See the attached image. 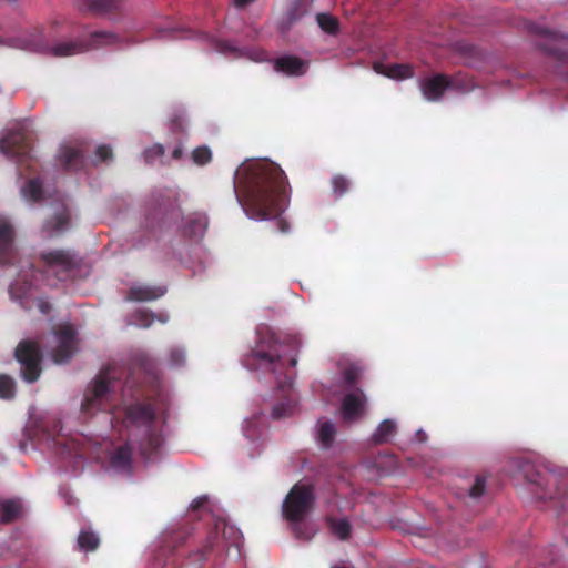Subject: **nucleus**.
Instances as JSON below:
<instances>
[{
  "label": "nucleus",
  "mask_w": 568,
  "mask_h": 568,
  "mask_svg": "<svg viewBox=\"0 0 568 568\" xmlns=\"http://www.w3.org/2000/svg\"><path fill=\"white\" fill-rule=\"evenodd\" d=\"M239 203L253 220H267L282 213L288 203L286 176L268 161L243 163L235 172Z\"/></svg>",
  "instance_id": "obj_1"
},
{
  "label": "nucleus",
  "mask_w": 568,
  "mask_h": 568,
  "mask_svg": "<svg viewBox=\"0 0 568 568\" xmlns=\"http://www.w3.org/2000/svg\"><path fill=\"white\" fill-rule=\"evenodd\" d=\"M511 476L523 474L529 491L540 500L554 499L560 496V477L547 469L536 470L529 463H514L509 469Z\"/></svg>",
  "instance_id": "obj_2"
},
{
  "label": "nucleus",
  "mask_w": 568,
  "mask_h": 568,
  "mask_svg": "<svg viewBox=\"0 0 568 568\" xmlns=\"http://www.w3.org/2000/svg\"><path fill=\"white\" fill-rule=\"evenodd\" d=\"M41 261L43 263V271L40 272V275L43 280L47 281L48 285H55V281L51 277H57L58 280H63L68 272L75 265L77 258L70 252L60 251V250H51L45 251L41 254Z\"/></svg>",
  "instance_id": "obj_3"
},
{
  "label": "nucleus",
  "mask_w": 568,
  "mask_h": 568,
  "mask_svg": "<svg viewBox=\"0 0 568 568\" xmlns=\"http://www.w3.org/2000/svg\"><path fill=\"white\" fill-rule=\"evenodd\" d=\"M314 500L313 488L308 484H296L283 503V514L286 519L297 523L310 510Z\"/></svg>",
  "instance_id": "obj_4"
},
{
  "label": "nucleus",
  "mask_w": 568,
  "mask_h": 568,
  "mask_svg": "<svg viewBox=\"0 0 568 568\" xmlns=\"http://www.w3.org/2000/svg\"><path fill=\"white\" fill-rule=\"evenodd\" d=\"M16 357L21 364L23 378L31 383L38 379L40 375V353L36 343L21 342L16 349Z\"/></svg>",
  "instance_id": "obj_5"
},
{
  "label": "nucleus",
  "mask_w": 568,
  "mask_h": 568,
  "mask_svg": "<svg viewBox=\"0 0 568 568\" xmlns=\"http://www.w3.org/2000/svg\"><path fill=\"white\" fill-rule=\"evenodd\" d=\"M257 347L254 351L253 355L245 359V364L250 368H264L272 364L274 356H280L278 354H270L266 352L265 347L273 348L275 344V338L271 333L268 326L261 325L257 328Z\"/></svg>",
  "instance_id": "obj_6"
},
{
  "label": "nucleus",
  "mask_w": 568,
  "mask_h": 568,
  "mask_svg": "<svg viewBox=\"0 0 568 568\" xmlns=\"http://www.w3.org/2000/svg\"><path fill=\"white\" fill-rule=\"evenodd\" d=\"M116 42V36L110 32H95L91 37L90 44L84 45L82 43L65 42L53 47L52 54L57 57H68L84 52L89 49L99 48L103 44H112Z\"/></svg>",
  "instance_id": "obj_7"
},
{
  "label": "nucleus",
  "mask_w": 568,
  "mask_h": 568,
  "mask_svg": "<svg viewBox=\"0 0 568 568\" xmlns=\"http://www.w3.org/2000/svg\"><path fill=\"white\" fill-rule=\"evenodd\" d=\"M109 395V379L105 375L98 376L84 394L81 408L84 413H92L101 408Z\"/></svg>",
  "instance_id": "obj_8"
},
{
  "label": "nucleus",
  "mask_w": 568,
  "mask_h": 568,
  "mask_svg": "<svg viewBox=\"0 0 568 568\" xmlns=\"http://www.w3.org/2000/svg\"><path fill=\"white\" fill-rule=\"evenodd\" d=\"M367 398L363 390L356 389L345 395L341 406V414L344 420L355 422L365 414Z\"/></svg>",
  "instance_id": "obj_9"
},
{
  "label": "nucleus",
  "mask_w": 568,
  "mask_h": 568,
  "mask_svg": "<svg viewBox=\"0 0 568 568\" xmlns=\"http://www.w3.org/2000/svg\"><path fill=\"white\" fill-rule=\"evenodd\" d=\"M26 281H16L9 288L10 296L13 301H17L24 308H31L34 301L38 303L40 311L45 314L49 312L50 305L48 302L39 300L36 291L30 286L24 288Z\"/></svg>",
  "instance_id": "obj_10"
},
{
  "label": "nucleus",
  "mask_w": 568,
  "mask_h": 568,
  "mask_svg": "<svg viewBox=\"0 0 568 568\" xmlns=\"http://www.w3.org/2000/svg\"><path fill=\"white\" fill-rule=\"evenodd\" d=\"M57 342L58 346L52 357L54 363L60 364L68 361L77 349L73 327L70 325L62 326L57 336Z\"/></svg>",
  "instance_id": "obj_11"
},
{
  "label": "nucleus",
  "mask_w": 568,
  "mask_h": 568,
  "mask_svg": "<svg viewBox=\"0 0 568 568\" xmlns=\"http://www.w3.org/2000/svg\"><path fill=\"white\" fill-rule=\"evenodd\" d=\"M420 89L427 100L436 101L446 90L458 89V84L438 74L420 82Z\"/></svg>",
  "instance_id": "obj_12"
},
{
  "label": "nucleus",
  "mask_w": 568,
  "mask_h": 568,
  "mask_svg": "<svg viewBox=\"0 0 568 568\" xmlns=\"http://www.w3.org/2000/svg\"><path fill=\"white\" fill-rule=\"evenodd\" d=\"M374 71L393 80H404L413 77V70L407 64L374 63Z\"/></svg>",
  "instance_id": "obj_13"
},
{
  "label": "nucleus",
  "mask_w": 568,
  "mask_h": 568,
  "mask_svg": "<svg viewBox=\"0 0 568 568\" xmlns=\"http://www.w3.org/2000/svg\"><path fill=\"white\" fill-rule=\"evenodd\" d=\"M275 70L287 75H301L306 72V62L296 57H283L274 62Z\"/></svg>",
  "instance_id": "obj_14"
},
{
  "label": "nucleus",
  "mask_w": 568,
  "mask_h": 568,
  "mask_svg": "<svg viewBox=\"0 0 568 568\" xmlns=\"http://www.w3.org/2000/svg\"><path fill=\"white\" fill-rule=\"evenodd\" d=\"M165 290L160 286L134 285L130 290L129 298L134 301H151L164 295Z\"/></svg>",
  "instance_id": "obj_15"
},
{
  "label": "nucleus",
  "mask_w": 568,
  "mask_h": 568,
  "mask_svg": "<svg viewBox=\"0 0 568 568\" xmlns=\"http://www.w3.org/2000/svg\"><path fill=\"white\" fill-rule=\"evenodd\" d=\"M22 514V505L18 500H6L0 504V521L9 523L19 518Z\"/></svg>",
  "instance_id": "obj_16"
},
{
  "label": "nucleus",
  "mask_w": 568,
  "mask_h": 568,
  "mask_svg": "<svg viewBox=\"0 0 568 568\" xmlns=\"http://www.w3.org/2000/svg\"><path fill=\"white\" fill-rule=\"evenodd\" d=\"M13 229L4 217H0V254L11 250Z\"/></svg>",
  "instance_id": "obj_17"
},
{
  "label": "nucleus",
  "mask_w": 568,
  "mask_h": 568,
  "mask_svg": "<svg viewBox=\"0 0 568 568\" xmlns=\"http://www.w3.org/2000/svg\"><path fill=\"white\" fill-rule=\"evenodd\" d=\"M153 410L148 406L135 405L129 408L128 418L133 423L146 424L153 418Z\"/></svg>",
  "instance_id": "obj_18"
},
{
  "label": "nucleus",
  "mask_w": 568,
  "mask_h": 568,
  "mask_svg": "<svg viewBox=\"0 0 568 568\" xmlns=\"http://www.w3.org/2000/svg\"><path fill=\"white\" fill-rule=\"evenodd\" d=\"M335 436V426L329 420H320L317 425V439L323 447H328Z\"/></svg>",
  "instance_id": "obj_19"
},
{
  "label": "nucleus",
  "mask_w": 568,
  "mask_h": 568,
  "mask_svg": "<svg viewBox=\"0 0 568 568\" xmlns=\"http://www.w3.org/2000/svg\"><path fill=\"white\" fill-rule=\"evenodd\" d=\"M131 454L128 447H120L110 458L111 466L116 470H125L130 466Z\"/></svg>",
  "instance_id": "obj_20"
},
{
  "label": "nucleus",
  "mask_w": 568,
  "mask_h": 568,
  "mask_svg": "<svg viewBox=\"0 0 568 568\" xmlns=\"http://www.w3.org/2000/svg\"><path fill=\"white\" fill-rule=\"evenodd\" d=\"M396 432V423L392 419L383 420L374 433V439L378 443L387 442Z\"/></svg>",
  "instance_id": "obj_21"
},
{
  "label": "nucleus",
  "mask_w": 568,
  "mask_h": 568,
  "mask_svg": "<svg viewBox=\"0 0 568 568\" xmlns=\"http://www.w3.org/2000/svg\"><path fill=\"white\" fill-rule=\"evenodd\" d=\"M316 21L320 28L327 34L335 36L339 30L338 20L328 14V13H320L316 16Z\"/></svg>",
  "instance_id": "obj_22"
},
{
  "label": "nucleus",
  "mask_w": 568,
  "mask_h": 568,
  "mask_svg": "<svg viewBox=\"0 0 568 568\" xmlns=\"http://www.w3.org/2000/svg\"><path fill=\"white\" fill-rule=\"evenodd\" d=\"M99 537L89 530H82L78 537V546L83 551H92L99 546Z\"/></svg>",
  "instance_id": "obj_23"
},
{
  "label": "nucleus",
  "mask_w": 568,
  "mask_h": 568,
  "mask_svg": "<svg viewBox=\"0 0 568 568\" xmlns=\"http://www.w3.org/2000/svg\"><path fill=\"white\" fill-rule=\"evenodd\" d=\"M42 187L38 180H30L21 187V195L26 201L36 202L41 197Z\"/></svg>",
  "instance_id": "obj_24"
},
{
  "label": "nucleus",
  "mask_w": 568,
  "mask_h": 568,
  "mask_svg": "<svg viewBox=\"0 0 568 568\" xmlns=\"http://www.w3.org/2000/svg\"><path fill=\"white\" fill-rule=\"evenodd\" d=\"M21 142L22 136L19 133L11 134L8 138H4L0 141V150L3 154L13 156L16 152L12 150V148H17V153H19Z\"/></svg>",
  "instance_id": "obj_25"
},
{
  "label": "nucleus",
  "mask_w": 568,
  "mask_h": 568,
  "mask_svg": "<svg viewBox=\"0 0 568 568\" xmlns=\"http://www.w3.org/2000/svg\"><path fill=\"white\" fill-rule=\"evenodd\" d=\"M332 532L339 539H346L349 536L351 526L346 519H335L331 521Z\"/></svg>",
  "instance_id": "obj_26"
},
{
  "label": "nucleus",
  "mask_w": 568,
  "mask_h": 568,
  "mask_svg": "<svg viewBox=\"0 0 568 568\" xmlns=\"http://www.w3.org/2000/svg\"><path fill=\"white\" fill-rule=\"evenodd\" d=\"M296 409V404L292 399H287L284 403L277 404L273 407V417L281 418L292 415Z\"/></svg>",
  "instance_id": "obj_27"
},
{
  "label": "nucleus",
  "mask_w": 568,
  "mask_h": 568,
  "mask_svg": "<svg viewBox=\"0 0 568 568\" xmlns=\"http://www.w3.org/2000/svg\"><path fill=\"white\" fill-rule=\"evenodd\" d=\"M80 156V151L70 144L62 145L60 149V158L67 165H73L75 160Z\"/></svg>",
  "instance_id": "obj_28"
},
{
  "label": "nucleus",
  "mask_w": 568,
  "mask_h": 568,
  "mask_svg": "<svg viewBox=\"0 0 568 568\" xmlns=\"http://www.w3.org/2000/svg\"><path fill=\"white\" fill-rule=\"evenodd\" d=\"M207 226L206 216L203 214H196L192 220V224L189 226V232L191 235L200 236L202 235Z\"/></svg>",
  "instance_id": "obj_29"
},
{
  "label": "nucleus",
  "mask_w": 568,
  "mask_h": 568,
  "mask_svg": "<svg viewBox=\"0 0 568 568\" xmlns=\"http://www.w3.org/2000/svg\"><path fill=\"white\" fill-rule=\"evenodd\" d=\"M153 321L154 316L151 315L148 311L139 310L135 312V314L133 315L129 323L140 327H148L151 325Z\"/></svg>",
  "instance_id": "obj_30"
},
{
  "label": "nucleus",
  "mask_w": 568,
  "mask_h": 568,
  "mask_svg": "<svg viewBox=\"0 0 568 568\" xmlns=\"http://www.w3.org/2000/svg\"><path fill=\"white\" fill-rule=\"evenodd\" d=\"M14 393V383L11 377L0 375V397L10 398Z\"/></svg>",
  "instance_id": "obj_31"
},
{
  "label": "nucleus",
  "mask_w": 568,
  "mask_h": 568,
  "mask_svg": "<svg viewBox=\"0 0 568 568\" xmlns=\"http://www.w3.org/2000/svg\"><path fill=\"white\" fill-rule=\"evenodd\" d=\"M192 159L194 163L203 165L211 161L212 152L206 146H200L192 152Z\"/></svg>",
  "instance_id": "obj_32"
},
{
  "label": "nucleus",
  "mask_w": 568,
  "mask_h": 568,
  "mask_svg": "<svg viewBox=\"0 0 568 568\" xmlns=\"http://www.w3.org/2000/svg\"><path fill=\"white\" fill-rule=\"evenodd\" d=\"M84 6L95 10H109L116 6L118 0H81Z\"/></svg>",
  "instance_id": "obj_33"
},
{
  "label": "nucleus",
  "mask_w": 568,
  "mask_h": 568,
  "mask_svg": "<svg viewBox=\"0 0 568 568\" xmlns=\"http://www.w3.org/2000/svg\"><path fill=\"white\" fill-rule=\"evenodd\" d=\"M55 224L52 225V222H48L45 227L49 230V233L60 232L62 231L67 224H68V217L65 215V210L62 207V210L59 212V215L55 219Z\"/></svg>",
  "instance_id": "obj_34"
},
{
  "label": "nucleus",
  "mask_w": 568,
  "mask_h": 568,
  "mask_svg": "<svg viewBox=\"0 0 568 568\" xmlns=\"http://www.w3.org/2000/svg\"><path fill=\"white\" fill-rule=\"evenodd\" d=\"M164 153V149L160 144H155L148 150L144 151V158L146 162H153L155 158L162 156Z\"/></svg>",
  "instance_id": "obj_35"
},
{
  "label": "nucleus",
  "mask_w": 568,
  "mask_h": 568,
  "mask_svg": "<svg viewBox=\"0 0 568 568\" xmlns=\"http://www.w3.org/2000/svg\"><path fill=\"white\" fill-rule=\"evenodd\" d=\"M484 490H485V479L480 478V477H477L475 479L474 485L471 486V488L469 490V495L473 498H478V497H480L483 495Z\"/></svg>",
  "instance_id": "obj_36"
},
{
  "label": "nucleus",
  "mask_w": 568,
  "mask_h": 568,
  "mask_svg": "<svg viewBox=\"0 0 568 568\" xmlns=\"http://www.w3.org/2000/svg\"><path fill=\"white\" fill-rule=\"evenodd\" d=\"M332 183L334 192L338 195L343 194L347 187V181L343 176H335Z\"/></svg>",
  "instance_id": "obj_37"
},
{
  "label": "nucleus",
  "mask_w": 568,
  "mask_h": 568,
  "mask_svg": "<svg viewBox=\"0 0 568 568\" xmlns=\"http://www.w3.org/2000/svg\"><path fill=\"white\" fill-rule=\"evenodd\" d=\"M97 155L99 156V159L101 161H106L108 159L111 158L112 155V151L109 146L106 145H100L98 146L97 149Z\"/></svg>",
  "instance_id": "obj_38"
},
{
  "label": "nucleus",
  "mask_w": 568,
  "mask_h": 568,
  "mask_svg": "<svg viewBox=\"0 0 568 568\" xmlns=\"http://www.w3.org/2000/svg\"><path fill=\"white\" fill-rule=\"evenodd\" d=\"M171 362L173 365H180L184 362V352L182 349H174L171 353Z\"/></svg>",
  "instance_id": "obj_39"
},
{
  "label": "nucleus",
  "mask_w": 568,
  "mask_h": 568,
  "mask_svg": "<svg viewBox=\"0 0 568 568\" xmlns=\"http://www.w3.org/2000/svg\"><path fill=\"white\" fill-rule=\"evenodd\" d=\"M301 527H302V524H295V526H294V530H295V532H296V535L298 537H303L305 539H310V538H312L315 535V531L313 530L311 534H308L306 536H303L302 532H301Z\"/></svg>",
  "instance_id": "obj_40"
},
{
  "label": "nucleus",
  "mask_w": 568,
  "mask_h": 568,
  "mask_svg": "<svg viewBox=\"0 0 568 568\" xmlns=\"http://www.w3.org/2000/svg\"><path fill=\"white\" fill-rule=\"evenodd\" d=\"M357 377V373H355L353 369H349L345 373V379L351 384L353 383Z\"/></svg>",
  "instance_id": "obj_41"
},
{
  "label": "nucleus",
  "mask_w": 568,
  "mask_h": 568,
  "mask_svg": "<svg viewBox=\"0 0 568 568\" xmlns=\"http://www.w3.org/2000/svg\"><path fill=\"white\" fill-rule=\"evenodd\" d=\"M207 500V497L206 496H203V497H199L197 499H195L193 503H192V507L193 508H197V507H201L205 504V501Z\"/></svg>",
  "instance_id": "obj_42"
},
{
  "label": "nucleus",
  "mask_w": 568,
  "mask_h": 568,
  "mask_svg": "<svg viewBox=\"0 0 568 568\" xmlns=\"http://www.w3.org/2000/svg\"><path fill=\"white\" fill-rule=\"evenodd\" d=\"M253 0H233L234 4L237 7H243L252 2Z\"/></svg>",
  "instance_id": "obj_43"
},
{
  "label": "nucleus",
  "mask_w": 568,
  "mask_h": 568,
  "mask_svg": "<svg viewBox=\"0 0 568 568\" xmlns=\"http://www.w3.org/2000/svg\"><path fill=\"white\" fill-rule=\"evenodd\" d=\"M416 437L418 438L419 442H425L427 438L425 432L422 429L416 433Z\"/></svg>",
  "instance_id": "obj_44"
},
{
  "label": "nucleus",
  "mask_w": 568,
  "mask_h": 568,
  "mask_svg": "<svg viewBox=\"0 0 568 568\" xmlns=\"http://www.w3.org/2000/svg\"><path fill=\"white\" fill-rule=\"evenodd\" d=\"M156 320H158V321H160V322H162V323H164V322H166V321H168V316H166V315L161 314V315L156 316Z\"/></svg>",
  "instance_id": "obj_45"
},
{
  "label": "nucleus",
  "mask_w": 568,
  "mask_h": 568,
  "mask_svg": "<svg viewBox=\"0 0 568 568\" xmlns=\"http://www.w3.org/2000/svg\"><path fill=\"white\" fill-rule=\"evenodd\" d=\"M278 224L281 225V231H282V232H285V231H286V223H285V222H283V221H280V223H278Z\"/></svg>",
  "instance_id": "obj_46"
},
{
  "label": "nucleus",
  "mask_w": 568,
  "mask_h": 568,
  "mask_svg": "<svg viewBox=\"0 0 568 568\" xmlns=\"http://www.w3.org/2000/svg\"><path fill=\"white\" fill-rule=\"evenodd\" d=\"M251 59H253L255 61H260V60H262V57H261V54H257V55H254V57L252 55Z\"/></svg>",
  "instance_id": "obj_47"
},
{
  "label": "nucleus",
  "mask_w": 568,
  "mask_h": 568,
  "mask_svg": "<svg viewBox=\"0 0 568 568\" xmlns=\"http://www.w3.org/2000/svg\"><path fill=\"white\" fill-rule=\"evenodd\" d=\"M179 155H180V150H179V149H175V150L173 151V156H174V158H179Z\"/></svg>",
  "instance_id": "obj_48"
},
{
  "label": "nucleus",
  "mask_w": 568,
  "mask_h": 568,
  "mask_svg": "<svg viewBox=\"0 0 568 568\" xmlns=\"http://www.w3.org/2000/svg\"><path fill=\"white\" fill-rule=\"evenodd\" d=\"M333 568H348V567H346V565H345V564H342V565H336V566H335V567H333Z\"/></svg>",
  "instance_id": "obj_49"
}]
</instances>
